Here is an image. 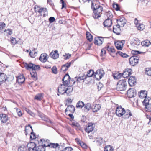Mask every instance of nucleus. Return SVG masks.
I'll return each instance as SVG.
<instances>
[{"mask_svg":"<svg viewBox=\"0 0 151 151\" xmlns=\"http://www.w3.org/2000/svg\"><path fill=\"white\" fill-rule=\"evenodd\" d=\"M95 125L91 123L88 124L87 126L85 129V131L88 133L92 131L94 129Z\"/></svg>","mask_w":151,"mask_h":151,"instance_id":"1a4fd4ad","label":"nucleus"},{"mask_svg":"<svg viewBox=\"0 0 151 151\" xmlns=\"http://www.w3.org/2000/svg\"><path fill=\"white\" fill-rule=\"evenodd\" d=\"M116 115L119 117H122L123 118L126 119L132 116L131 111L129 110L126 111L121 106L117 107L116 109Z\"/></svg>","mask_w":151,"mask_h":151,"instance_id":"f257e3e1","label":"nucleus"},{"mask_svg":"<svg viewBox=\"0 0 151 151\" xmlns=\"http://www.w3.org/2000/svg\"><path fill=\"white\" fill-rule=\"evenodd\" d=\"M63 81V85H64L65 86H68L69 85L70 82V80H65V81Z\"/></svg>","mask_w":151,"mask_h":151,"instance_id":"5fc2aeb1","label":"nucleus"},{"mask_svg":"<svg viewBox=\"0 0 151 151\" xmlns=\"http://www.w3.org/2000/svg\"><path fill=\"white\" fill-rule=\"evenodd\" d=\"M146 74L149 76H151V68H147L145 69Z\"/></svg>","mask_w":151,"mask_h":151,"instance_id":"09e8293b","label":"nucleus"},{"mask_svg":"<svg viewBox=\"0 0 151 151\" xmlns=\"http://www.w3.org/2000/svg\"><path fill=\"white\" fill-rule=\"evenodd\" d=\"M86 36L87 39L90 42H91L93 40V37L88 32H86Z\"/></svg>","mask_w":151,"mask_h":151,"instance_id":"2f4dec72","label":"nucleus"},{"mask_svg":"<svg viewBox=\"0 0 151 151\" xmlns=\"http://www.w3.org/2000/svg\"><path fill=\"white\" fill-rule=\"evenodd\" d=\"M136 94V91L133 88H130L127 91V96L129 98L133 97Z\"/></svg>","mask_w":151,"mask_h":151,"instance_id":"0eeeda50","label":"nucleus"},{"mask_svg":"<svg viewBox=\"0 0 151 151\" xmlns=\"http://www.w3.org/2000/svg\"><path fill=\"white\" fill-rule=\"evenodd\" d=\"M25 133L26 135L27 134H30L33 131L32 127L30 125L27 126H26L25 129Z\"/></svg>","mask_w":151,"mask_h":151,"instance_id":"412c9836","label":"nucleus"},{"mask_svg":"<svg viewBox=\"0 0 151 151\" xmlns=\"http://www.w3.org/2000/svg\"><path fill=\"white\" fill-rule=\"evenodd\" d=\"M27 150V147L24 145H22L18 149V151H26Z\"/></svg>","mask_w":151,"mask_h":151,"instance_id":"c03bdc74","label":"nucleus"},{"mask_svg":"<svg viewBox=\"0 0 151 151\" xmlns=\"http://www.w3.org/2000/svg\"><path fill=\"white\" fill-rule=\"evenodd\" d=\"M43 98V94L42 93L37 94L35 97V99L40 101Z\"/></svg>","mask_w":151,"mask_h":151,"instance_id":"4c0bfd02","label":"nucleus"},{"mask_svg":"<svg viewBox=\"0 0 151 151\" xmlns=\"http://www.w3.org/2000/svg\"><path fill=\"white\" fill-rule=\"evenodd\" d=\"M50 56L53 59H56L59 57V54L57 50L52 52L50 54Z\"/></svg>","mask_w":151,"mask_h":151,"instance_id":"dca6fc26","label":"nucleus"},{"mask_svg":"<svg viewBox=\"0 0 151 151\" xmlns=\"http://www.w3.org/2000/svg\"><path fill=\"white\" fill-rule=\"evenodd\" d=\"M5 27V24L3 22H0V30L2 29Z\"/></svg>","mask_w":151,"mask_h":151,"instance_id":"680f3d73","label":"nucleus"},{"mask_svg":"<svg viewBox=\"0 0 151 151\" xmlns=\"http://www.w3.org/2000/svg\"><path fill=\"white\" fill-rule=\"evenodd\" d=\"M40 141L42 142V145L45 148L46 147L44 145V144H45L46 145H48V144H50V143H49L48 141L47 140H45L44 139H40Z\"/></svg>","mask_w":151,"mask_h":151,"instance_id":"3c124183","label":"nucleus"},{"mask_svg":"<svg viewBox=\"0 0 151 151\" xmlns=\"http://www.w3.org/2000/svg\"><path fill=\"white\" fill-rule=\"evenodd\" d=\"M84 106V103L81 101H79L77 103L76 107L77 108L82 109Z\"/></svg>","mask_w":151,"mask_h":151,"instance_id":"bb28decb","label":"nucleus"},{"mask_svg":"<svg viewBox=\"0 0 151 151\" xmlns=\"http://www.w3.org/2000/svg\"><path fill=\"white\" fill-rule=\"evenodd\" d=\"M44 145L45 147H49L53 148H56L59 146V144L58 143H50V144L46 145L44 144Z\"/></svg>","mask_w":151,"mask_h":151,"instance_id":"a878e982","label":"nucleus"},{"mask_svg":"<svg viewBox=\"0 0 151 151\" xmlns=\"http://www.w3.org/2000/svg\"><path fill=\"white\" fill-rule=\"evenodd\" d=\"M121 26L118 25H115L113 27V32L117 35H119L121 33V31L120 28Z\"/></svg>","mask_w":151,"mask_h":151,"instance_id":"2eb2a0df","label":"nucleus"},{"mask_svg":"<svg viewBox=\"0 0 151 151\" xmlns=\"http://www.w3.org/2000/svg\"><path fill=\"white\" fill-rule=\"evenodd\" d=\"M24 65L27 70H32V72H30L31 76L34 80H37V75L36 70H38L40 69L39 66L35 65L32 63L28 64L27 63H24Z\"/></svg>","mask_w":151,"mask_h":151,"instance_id":"f03ea898","label":"nucleus"},{"mask_svg":"<svg viewBox=\"0 0 151 151\" xmlns=\"http://www.w3.org/2000/svg\"><path fill=\"white\" fill-rule=\"evenodd\" d=\"M136 27L138 30L141 31L145 29V26L143 24H140L138 25H137Z\"/></svg>","mask_w":151,"mask_h":151,"instance_id":"ea45409f","label":"nucleus"},{"mask_svg":"<svg viewBox=\"0 0 151 151\" xmlns=\"http://www.w3.org/2000/svg\"><path fill=\"white\" fill-rule=\"evenodd\" d=\"M30 134L31 135L30 137V139L32 140L36 138L35 135V133L33 132V131L31 132Z\"/></svg>","mask_w":151,"mask_h":151,"instance_id":"864d4df0","label":"nucleus"},{"mask_svg":"<svg viewBox=\"0 0 151 151\" xmlns=\"http://www.w3.org/2000/svg\"><path fill=\"white\" fill-rule=\"evenodd\" d=\"M37 51H36V50L35 49L32 50V51H30L29 53V55L32 58L35 57L37 55Z\"/></svg>","mask_w":151,"mask_h":151,"instance_id":"72a5a7b5","label":"nucleus"},{"mask_svg":"<svg viewBox=\"0 0 151 151\" xmlns=\"http://www.w3.org/2000/svg\"><path fill=\"white\" fill-rule=\"evenodd\" d=\"M60 1L62 4V7L61 8V9H63L66 6V4L65 3L64 1L63 0H60Z\"/></svg>","mask_w":151,"mask_h":151,"instance_id":"338daca9","label":"nucleus"},{"mask_svg":"<svg viewBox=\"0 0 151 151\" xmlns=\"http://www.w3.org/2000/svg\"><path fill=\"white\" fill-rule=\"evenodd\" d=\"M16 110V111L19 116H21L22 115V113L21 112V110L17 108H15Z\"/></svg>","mask_w":151,"mask_h":151,"instance_id":"4d7b16f0","label":"nucleus"},{"mask_svg":"<svg viewBox=\"0 0 151 151\" xmlns=\"http://www.w3.org/2000/svg\"><path fill=\"white\" fill-rule=\"evenodd\" d=\"M145 99L143 101V105L144 106H145L146 105V104H149V103L150 99H148V98L146 97H145Z\"/></svg>","mask_w":151,"mask_h":151,"instance_id":"49530a36","label":"nucleus"},{"mask_svg":"<svg viewBox=\"0 0 151 151\" xmlns=\"http://www.w3.org/2000/svg\"><path fill=\"white\" fill-rule=\"evenodd\" d=\"M8 81V78L6 74L3 73H0V85L4 82L7 83Z\"/></svg>","mask_w":151,"mask_h":151,"instance_id":"6e6552de","label":"nucleus"},{"mask_svg":"<svg viewBox=\"0 0 151 151\" xmlns=\"http://www.w3.org/2000/svg\"><path fill=\"white\" fill-rule=\"evenodd\" d=\"M124 43L125 41L124 40H122L115 42V44L116 48L118 50H122Z\"/></svg>","mask_w":151,"mask_h":151,"instance_id":"9d476101","label":"nucleus"},{"mask_svg":"<svg viewBox=\"0 0 151 151\" xmlns=\"http://www.w3.org/2000/svg\"><path fill=\"white\" fill-rule=\"evenodd\" d=\"M11 42L12 45H15L17 43L16 39L13 37L11 38Z\"/></svg>","mask_w":151,"mask_h":151,"instance_id":"052dcab7","label":"nucleus"},{"mask_svg":"<svg viewBox=\"0 0 151 151\" xmlns=\"http://www.w3.org/2000/svg\"><path fill=\"white\" fill-rule=\"evenodd\" d=\"M47 55L46 53H43L41 55L39 59L42 62H45L47 60Z\"/></svg>","mask_w":151,"mask_h":151,"instance_id":"6ab92c4d","label":"nucleus"},{"mask_svg":"<svg viewBox=\"0 0 151 151\" xmlns=\"http://www.w3.org/2000/svg\"><path fill=\"white\" fill-rule=\"evenodd\" d=\"M151 43L147 40H146L141 42V45L142 46L148 47Z\"/></svg>","mask_w":151,"mask_h":151,"instance_id":"cd10ccee","label":"nucleus"},{"mask_svg":"<svg viewBox=\"0 0 151 151\" xmlns=\"http://www.w3.org/2000/svg\"><path fill=\"white\" fill-rule=\"evenodd\" d=\"M84 106V111L86 112H88L91 109V104L89 103L86 104Z\"/></svg>","mask_w":151,"mask_h":151,"instance_id":"c85d7f7f","label":"nucleus"},{"mask_svg":"<svg viewBox=\"0 0 151 151\" xmlns=\"http://www.w3.org/2000/svg\"><path fill=\"white\" fill-rule=\"evenodd\" d=\"M112 21L111 19H107L103 22V25L105 27H109L111 26Z\"/></svg>","mask_w":151,"mask_h":151,"instance_id":"a211bd4d","label":"nucleus"},{"mask_svg":"<svg viewBox=\"0 0 151 151\" xmlns=\"http://www.w3.org/2000/svg\"><path fill=\"white\" fill-rule=\"evenodd\" d=\"M0 118L1 122L3 123H5L8 120L7 116L5 114H0Z\"/></svg>","mask_w":151,"mask_h":151,"instance_id":"f3484780","label":"nucleus"},{"mask_svg":"<svg viewBox=\"0 0 151 151\" xmlns=\"http://www.w3.org/2000/svg\"><path fill=\"white\" fill-rule=\"evenodd\" d=\"M124 18H121L117 20V25L121 26V27H123L124 24H125V22Z\"/></svg>","mask_w":151,"mask_h":151,"instance_id":"393cba45","label":"nucleus"},{"mask_svg":"<svg viewBox=\"0 0 151 151\" xmlns=\"http://www.w3.org/2000/svg\"><path fill=\"white\" fill-rule=\"evenodd\" d=\"M106 14L108 17L107 19H111L113 17L112 14L110 11H108V12H107Z\"/></svg>","mask_w":151,"mask_h":151,"instance_id":"de8ad7c7","label":"nucleus"},{"mask_svg":"<svg viewBox=\"0 0 151 151\" xmlns=\"http://www.w3.org/2000/svg\"><path fill=\"white\" fill-rule=\"evenodd\" d=\"M132 53L133 55H137L138 54H140L143 53V52H140L139 51H135L133 50L132 51Z\"/></svg>","mask_w":151,"mask_h":151,"instance_id":"13d9d810","label":"nucleus"},{"mask_svg":"<svg viewBox=\"0 0 151 151\" xmlns=\"http://www.w3.org/2000/svg\"><path fill=\"white\" fill-rule=\"evenodd\" d=\"M52 72L55 73L56 74L57 73V69L56 67L55 66H53L52 69Z\"/></svg>","mask_w":151,"mask_h":151,"instance_id":"e2e57ef3","label":"nucleus"},{"mask_svg":"<svg viewBox=\"0 0 151 151\" xmlns=\"http://www.w3.org/2000/svg\"><path fill=\"white\" fill-rule=\"evenodd\" d=\"M80 145L84 148H86L87 147L86 145L83 142L80 143Z\"/></svg>","mask_w":151,"mask_h":151,"instance_id":"69168bd1","label":"nucleus"},{"mask_svg":"<svg viewBox=\"0 0 151 151\" xmlns=\"http://www.w3.org/2000/svg\"><path fill=\"white\" fill-rule=\"evenodd\" d=\"M147 92L144 91H141L140 92L139 97L141 98L146 97L147 96Z\"/></svg>","mask_w":151,"mask_h":151,"instance_id":"473e14b6","label":"nucleus"},{"mask_svg":"<svg viewBox=\"0 0 151 151\" xmlns=\"http://www.w3.org/2000/svg\"><path fill=\"white\" fill-rule=\"evenodd\" d=\"M140 42L139 40L137 39V40H134L132 43H131V44L133 45V46L134 47H137V46L140 44Z\"/></svg>","mask_w":151,"mask_h":151,"instance_id":"a19ab883","label":"nucleus"},{"mask_svg":"<svg viewBox=\"0 0 151 151\" xmlns=\"http://www.w3.org/2000/svg\"><path fill=\"white\" fill-rule=\"evenodd\" d=\"M25 81V78L23 75L18 76L17 78V82L19 84H22Z\"/></svg>","mask_w":151,"mask_h":151,"instance_id":"4be33fe9","label":"nucleus"},{"mask_svg":"<svg viewBox=\"0 0 151 151\" xmlns=\"http://www.w3.org/2000/svg\"><path fill=\"white\" fill-rule=\"evenodd\" d=\"M116 54V55L119 54L123 58H127L128 57V55L127 54L125 53H123L120 51H118Z\"/></svg>","mask_w":151,"mask_h":151,"instance_id":"58836bf2","label":"nucleus"},{"mask_svg":"<svg viewBox=\"0 0 151 151\" xmlns=\"http://www.w3.org/2000/svg\"><path fill=\"white\" fill-rule=\"evenodd\" d=\"M145 106V108L146 111L148 112L151 111V104L149 103L146 104Z\"/></svg>","mask_w":151,"mask_h":151,"instance_id":"e433bc0d","label":"nucleus"},{"mask_svg":"<svg viewBox=\"0 0 151 151\" xmlns=\"http://www.w3.org/2000/svg\"><path fill=\"white\" fill-rule=\"evenodd\" d=\"M139 60V58L136 56H133L129 58V63L131 65L133 66L138 63Z\"/></svg>","mask_w":151,"mask_h":151,"instance_id":"39448f33","label":"nucleus"},{"mask_svg":"<svg viewBox=\"0 0 151 151\" xmlns=\"http://www.w3.org/2000/svg\"><path fill=\"white\" fill-rule=\"evenodd\" d=\"M113 7L116 11L119 10V7L117 4H114L113 5Z\"/></svg>","mask_w":151,"mask_h":151,"instance_id":"6e6d98bb","label":"nucleus"},{"mask_svg":"<svg viewBox=\"0 0 151 151\" xmlns=\"http://www.w3.org/2000/svg\"><path fill=\"white\" fill-rule=\"evenodd\" d=\"M101 107L100 105L99 104H96L94 107H92L93 111V112H96L99 111Z\"/></svg>","mask_w":151,"mask_h":151,"instance_id":"7c9ffc66","label":"nucleus"},{"mask_svg":"<svg viewBox=\"0 0 151 151\" xmlns=\"http://www.w3.org/2000/svg\"><path fill=\"white\" fill-rule=\"evenodd\" d=\"M73 89V88L72 86H69L66 88L65 93L67 95L69 96L70 95V93L72 91Z\"/></svg>","mask_w":151,"mask_h":151,"instance_id":"c756f323","label":"nucleus"},{"mask_svg":"<svg viewBox=\"0 0 151 151\" xmlns=\"http://www.w3.org/2000/svg\"><path fill=\"white\" fill-rule=\"evenodd\" d=\"M35 151H45V148L43 145H39L35 148Z\"/></svg>","mask_w":151,"mask_h":151,"instance_id":"f704fd0d","label":"nucleus"},{"mask_svg":"<svg viewBox=\"0 0 151 151\" xmlns=\"http://www.w3.org/2000/svg\"><path fill=\"white\" fill-rule=\"evenodd\" d=\"M94 43L96 45H100L102 44L101 41L98 40L96 38L94 39Z\"/></svg>","mask_w":151,"mask_h":151,"instance_id":"8fccbe9b","label":"nucleus"},{"mask_svg":"<svg viewBox=\"0 0 151 151\" xmlns=\"http://www.w3.org/2000/svg\"><path fill=\"white\" fill-rule=\"evenodd\" d=\"M71 64V63L69 62L63 65L61 68V70H63V71H66L70 66Z\"/></svg>","mask_w":151,"mask_h":151,"instance_id":"b1692460","label":"nucleus"},{"mask_svg":"<svg viewBox=\"0 0 151 151\" xmlns=\"http://www.w3.org/2000/svg\"><path fill=\"white\" fill-rule=\"evenodd\" d=\"M113 150L112 147L110 145H108L105 147L104 149V151H111Z\"/></svg>","mask_w":151,"mask_h":151,"instance_id":"37998d69","label":"nucleus"},{"mask_svg":"<svg viewBox=\"0 0 151 151\" xmlns=\"http://www.w3.org/2000/svg\"><path fill=\"white\" fill-rule=\"evenodd\" d=\"M36 146V145L35 144L32 142L28 143L27 145V147L28 148L29 151H34Z\"/></svg>","mask_w":151,"mask_h":151,"instance_id":"ddd939ff","label":"nucleus"},{"mask_svg":"<svg viewBox=\"0 0 151 151\" xmlns=\"http://www.w3.org/2000/svg\"><path fill=\"white\" fill-rule=\"evenodd\" d=\"M127 83L125 79L119 80L117 82L116 86V89L118 91H122L125 90L126 88Z\"/></svg>","mask_w":151,"mask_h":151,"instance_id":"20e7f679","label":"nucleus"},{"mask_svg":"<svg viewBox=\"0 0 151 151\" xmlns=\"http://www.w3.org/2000/svg\"><path fill=\"white\" fill-rule=\"evenodd\" d=\"M94 73V72L93 70H90L87 72V76L89 77H92Z\"/></svg>","mask_w":151,"mask_h":151,"instance_id":"79ce46f5","label":"nucleus"},{"mask_svg":"<svg viewBox=\"0 0 151 151\" xmlns=\"http://www.w3.org/2000/svg\"><path fill=\"white\" fill-rule=\"evenodd\" d=\"M40 9V7L37 6H35L34 7L35 11L36 12H38L39 13Z\"/></svg>","mask_w":151,"mask_h":151,"instance_id":"0e129e2a","label":"nucleus"},{"mask_svg":"<svg viewBox=\"0 0 151 151\" xmlns=\"http://www.w3.org/2000/svg\"><path fill=\"white\" fill-rule=\"evenodd\" d=\"M73 149L70 147H65L62 151H73Z\"/></svg>","mask_w":151,"mask_h":151,"instance_id":"bf43d9fd","label":"nucleus"},{"mask_svg":"<svg viewBox=\"0 0 151 151\" xmlns=\"http://www.w3.org/2000/svg\"><path fill=\"white\" fill-rule=\"evenodd\" d=\"M66 90L65 86L64 85H61L58 87V91L60 94H63L64 93H65Z\"/></svg>","mask_w":151,"mask_h":151,"instance_id":"4468645a","label":"nucleus"},{"mask_svg":"<svg viewBox=\"0 0 151 151\" xmlns=\"http://www.w3.org/2000/svg\"><path fill=\"white\" fill-rule=\"evenodd\" d=\"M70 77L68 74H66L63 77L62 81L70 80Z\"/></svg>","mask_w":151,"mask_h":151,"instance_id":"603ef678","label":"nucleus"},{"mask_svg":"<svg viewBox=\"0 0 151 151\" xmlns=\"http://www.w3.org/2000/svg\"><path fill=\"white\" fill-rule=\"evenodd\" d=\"M104 72L103 70H98L96 72L94 76L97 79H100L104 76Z\"/></svg>","mask_w":151,"mask_h":151,"instance_id":"423d86ee","label":"nucleus"},{"mask_svg":"<svg viewBox=\"0 0 151 151\" xmlns=\"http://www.w3.org/2000/svg\"><path fill=\"white\" fill-rule=\"evenodd\" d=\"M75 107L72 105L68 106L67 108L65 110V112L69 111L71 113H73L75 111Z\"/></svg>","mask_w":151,"mask_h":151,"instance_id":"5701e85b","label":"nucleus"},{"mask_svg":"<svg viewBox=\"0 0 151 151\" xmlns=\"http://www.w3.org/2000/svg\"><path fill=\"white\" fill-rule=\"evenodd\" d=\"M122 76V74L121 73H118V74H113V77L114 79H118Z\"/></svg>","mask_w":151,"mask_h":151,"instance_id":"a18cd8bd","label":"nucleus"},{"mask_svg":"<svg viewBox=\"0 0 151 151\" xmlns=\"http://www.w3.org/2000/svg\"><path fill=\"white\" fill-rule=\"evenodd\" d=\"M49 20L50 23H52L55 21V19L54 17H50L49 18Z\"/></svg>","mask_w":151,"mask_h":151,"instance_id":"774afa93","label":"nucleus"},{"mask_svg":"<svg viewBox=\"0 0 151 151\" xmlns=\"http://www.w3.org/2000/svg\"><path fill=\"white\" fill-rule=\"evenodd\" d=\"M91 7L93 11V17L96 19L100 17L101 13L103 10V7L100 5L99 3L97 1H96L94 3L92 2Z\"/></svg>","mask_w":151,"mask_h":151,"instance_id":"7ed1b4c3","label":"nucleus"},{"mask_svg":"<svg viewBox=\"0 0 151 151\" xmlns=\"http://www.w3.org/2000/svg\"><path fill=\"white\" fill-rule=\"evenodd\" d=\"M132 70L131 69H126L122 74V76L124 78H127L132 74Z\"/></svg>","mask_w":151,"mask_h":151,"instance_id":"9b49d317","label":"nucleus"},{"mask_svg":"<svg viewBox=\"0 0 151 151\" xmlns=\"http://www.w3.org/2000/svg\"><path fill=\"white\" fill-rule=\"evenodd\" d=\"M39 13L41 16L45 17L47 14V10L46 8H41L40 9Z\"/></svg>","mask_w":151,"mask_h":151,"instance_id":"aec40b11","label":"nucleus"},{"mask_svg":"<svg viewBox=\"0 0 151 151\" xmlns=\"http://www.w3.org/2000/svg\"><path fill=\"white\" fill-rule=\"evenodd\" d=\"M105 49L109 52L111 53H114L115 52V50L114 47L111 46H108Z\"/></svg>","mask_w":151,"mask_h":151,"instance_id":"c9c22d12","label":"nucleus"},{"mask_svg":"<svg viewBox=\"0 0 151 151\" xmlns=\"http://www.w3.org/2000/svg\"><path fill=\"white\" fill-rule=\"evenodd\" d=\"M129 85L131 86L135 85L136 83L135 77L134 76L130 77L128 80Z\"/></svg>","mask_w":151,"mask_h":151,"instance_id":"f8f14e48","label":"nucleus"}]
</instances>
